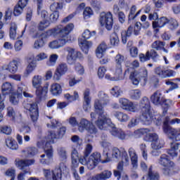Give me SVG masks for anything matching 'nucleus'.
<instances>
[{"mask_svg": "<svg viewBox=\"0 0 180 180\" xmlns=\"http://www.w3.org/2000/svg\"><path fill=\"white\" fill-rule=\"evenodd\" d=\"M73 29L74 24L72 23L68 24L66 27L60 25L53 29L46 31L45 33H43V38L47 39V37H50V36L56 37L57 34H59L60 39L50 42L49 47L52 49H60V47H63L70 41V37H68V34L71 33Z\"/></svg>", "mask_w": 180, "mask_h": 180, "instance_id": "1", "label": "nucleus"}, {"mask_svg": "<svg viewBox=\"0 0 180 180\" xmlns=\"http://www.w3.org/2000/svg\"><path fill=\"white\" fill-rule=\"evenodd\" d=\"M98 97L99 99H96L94 101V108L96 110H98V120L96 122V124L100 130H106L112 124L109 115L103 110V108L109 103V96L103 91H100Z\"/></svg>", "mask_w": 180, "mask_h": 180, "instance_id": "2", "label": "nucleus"}, {"mask_svg": "<svg viewBox=\"0 0 180 180\" xmlns=\"http://www.w3.org/2000/svg\"><path fill=\"white\" fill-rule=\"evenodd\" d=\"M111 158L114 161H119V160L122 158L121 162L118 163V169H120V171L123 169V167H127L130 165L129 155H127V152L123 148H121L120 149L113 148L112 150Z\"/></svg>", "mask_w": 180, "mask_h": 180, "instance_id": "3", "label": "nucleus"}, {"mask_svg": "<svg viewBox=\"0 0 180 180\" xmlns=\"http://www.w3.org/2000/svg\"><path fill=\"white\" fill-rule=\"evenodd\" d=\"M140 106L141 107V120L145 124H150L153 120V113H151V106L148 98L143 97L140 101Z\"/></svg>", "mask_w": 180, "mask_h": 180, "instance_id": "4", "label": "nucleus"}, {"mask_svg": "<svg viewBox=\"0 0 180 180\" xmlns=\"http://www.w3.org/2000/svg\"><path fill=\"white\" fill-rule=\"evenodd\" d=\"M96 34V32H91L89 30H85L82 33L83 39L79 40V46L81 48V50L85 53L88 54L89 49L92 47V41H89L91 37H94Z\"/></svg>", "mask_w": 180, "mask_h": 180, "instance_id": "5", "label": "nucleus"}, {"mask_svg": "<svg viewBox=\"0 0 180 180\" xmlns=\"http://www.w3.org/2000/svg\"><path fill=\"white\" fill-rule=\"evenodd\" d=\"M101 155L100 153L96 152L92 153L89 158L85 157V158H79V162L82 164V165H86L88 168V169H94L95 167L101 162Z\"/></svg>", "mask_w": 180, "mask_h": 180, "instance_id": "6", "label": "nucleus"}, {"mask_svg": "<svg viewBox=\"0 0 180 180\" xmlns=\"http://www.w3.org/2000/svg\"><path fill=\"white\" fill-rule=\"evenodd\" d=\"M34 164V160H21L17 162V165L22 172L18 175V180H25V176L30 174V165Z\"/></svg>", "mask_w": 180, "mask_h": 180, "instance_id": "7", "label": "nucleus"}, {"mask_svg": "<svg viewBox=\"0 0 180 180\" xmlns=\"http://www.w3.org/2000/svg\"><path fill=\"white\" fill-rule=\"evenodd\" d=\"M65 51L68 52L66 61L70 65L75 64L77 60H84V56L80 51L75 50L74 48L67 47Z\"/></svg>", "mask_w": 180, "mask_h": 180, "instance_id": "8", "label": "nucleus"}, {"mask_svg": "<svg viewBox=\"0 0 180 180\" xmlns=\"http://www.w3.org/2000/svg\"><path fill=\"white\" fill-rule=\"evenodd\" d=\"M99 22L103 27L107 30H112L113 27V15L111 12H103L100 14Z\"/></svg>", "mask_w": 180, "mask_h": 180, "instance_id": "9", "label": "nucleus"}, {"mask_svg": "<svg viewBox=\"0 0 180 180\" xmlns=\"http://www.w3.org/2000/svg\"><path fill=\"white\" fill-rule=\"evenodd\" d=\"M77 126L78 130L80 133H84L85 130L90 134H96L98 132L96 127L86 119H82Z\"/></svg>", "mask_w": 180, "mask_h": 180, "instance_id": "10", "label": "nucleus"}, {"mask_svg": "<svg viewBox=\"0 0 180 180\" xmlns=\"http://www.w3.org/2000/svg\"><path fill=\"white\" fill-rule=\"evenodd\" d=\"M27 86L25 84L21 83L18 84L17 91L11 93L10 96L11 103H12V105H18L19 101L22 99L23 91H27Z\"/></svg>", "mask_w": 180, "mask_h": 180, "instance_id": "11", "label": "nucleus"}, {"mask_svg": "<svg viewBox=\"0 0 180 180\" xmlns=\"http://www.w3.org/2000/svg\"><path fill=\"white\" fill-rule=\"evenodd\" d=\"M44 151L46 155H41V158L39 159L41 164H51V162H53V147L50 143H46Z\"/></svg>", "mask_w": 180, "mask_h": 180, "instance_id": "12", "label": "nucleus"}, {"mask_svg": "<svg viewBox=\"0 0 180 180\" xmlns=\"http://www.w3.org/2000/svg\"><path fill=\"white\" fill-rule=\"evenodd\" d=\"M148 75V72L146 69H143L142 72H139L137 71H134L131 72L129 75V79H131L133 85L137 86L140 84V78H143L144 82H147V77Z\"/></svg>", "mask_w": 180, "mask_h": 180, "instance_id": "13", "label": "nucleus"}, {"mask_svg": "<svg viewBox=\"0 0 180 180\" xmlns=\"http://www.w3.org/2000/svg\"><path fill=\"white\" fill-rule=\"evenodd\" d=\"M24 108L29 111L30 118L34 123H36L39 120V108L36 103H25Z\"/></svg>", "mask_w": 180, "mask_h": 180, "instance_id": "14", "label": "nucleus"}, {"mask_svg": "<svg viewBox=\"0 0 180 180\" xmlns=\"http://www.w3.org/2000/svg\"><path fill=\"white\" fill-rule=\"evenodd\" d=\"M119 103L120 105V108H122L123 110H127V112H132L134 113L137 112V105L127 98H120Z\"/></svg>", "mask_w": 180, "mask_h": 180, "instance_id": "15", "label": "nucleus"}, {"mask_svg": "<svg viewBox=\"0 0 180 180\" xmlns=\"http://www.w3.org/2000/svg\"><path fill=\"white\" fill-rule=\"evenodd\" d=\"M64 134H65V127L60 128L56 133L50 131L46 138V143H49L51 145L53 144L54 139H63Z\"/></svg>", "mask_w": 180, "mask_h": 180, "instance_id": "16", "label": "nucleus"}, {"mask_svg": "<svg viewBox=\"0 0 180 180\" xmlns=\"http://www.w3.org/2000/svg\"><path fill=\"white\" fill-rule=\"evenodd\" d=\"M68 71V65L67 63H62L59 64L54 72L53 79L55 81H60L63 75H65V73Z\"/></svg>", "mask_w": 180, "mask_h": 180, "instance_id": "17", "label": "nucleus"}, {"mask_svg": "<svg viewBox=\"0 0 180 180\" xmlns=\"http://www.w3.org/2000/svg\"><path fill=\"white\" fill-rule=\"evenodd\" d=\"M28 65L24 72L23 77L25 78H27L34 70H36V67H37V63L34 60V56H30L27 58Z\"/></svg>", "mask_w": 180, "mask_h": 180, "instance_id": "18", "label": "nucleus"}, {"mask_svg": "<svg viewBox=\"0 0 180 180\" xmlns=\"http://www.w3.org/2000/svg\"><path fill=\"white\" fill-rule=\"evenodd\" d=\"M67 172V166L65 163H60L59 168L55 169L52 171V179L53 180H61L63 177V174H66Z\"/></svg>", "mask_w": 180, "mask_h": 180, "instance_id": "19", "label": "nucleus"}, {"mask_svg": "<svg viewBox=\"0 0 180 180\" xmlns=\"http://www.w3.org/2000/svg\"><path fill=\"white\" fill-rule=\"evenodd\" d=\"M29 0H19L18 4L14 6L13 8V15L14 16H20L22 13H23V10L26 6H27V4Z\"/></svg>", "mask_w": 180, "mask_h": 180, "instance_id": "20", "label": "nucleus"}, {"mask_svg": "<svg viewBox=\"0 0 180 180\" xmlns=\"http://www.w3.org/2000/svg\"><path fill=\"white\" fill-rule=\"evenodd\" d=\"M166 131H167L166 134L170 140L180 141V128H169V129H166Z\"/></svg>", "mask_w": 180, "mask_h": 180, "instance_id": "21", "label": "nucleus"}, {"mask_svg": "<svg viewBox=\"0 0 180 180\" xmlns=\"http://www.w3.org/2000/svg\"><path fill=\"white\" fill-rule=\"evenodd\" d=\"M128 153L131 158V162L133 168H137V167H139V155H137V152H136V149L133 147L129 148Z\"/></svg>", "mask_w": 180, "mask_h": 180, "instance_id": "22", "label": "nucleus"}, {"mask_svg": "<svg viewBox=\"0 0 180 180\" xmlns=\"http://www.w3.org/2000/svg\"><path fill=\"white\" fill-rule=\"evenodd\" d=\"M150 101H152L153 105H156V106H160V105H162L164 97H162V94H161V92L155 91L150 96Z\"/></svg>", "mask_w": 180, "mask_h": 180, "instance_id": "23", "label": "nucleus"}, {"mask_svg": "<svg viewBox=\"0 0 180 180\" xmlns=\"http://www.w3.org/2000/svg\"><path fill=\"white\" fill-rule=\"evenodd\" d=\"M18 60H13L9 63L8 65H4L2 67L3 71H8L11 74H15L18 71Z\"/></svg>", "mask_w": 180, "mask_h": 180, "instance_id": "24", "label": "nucleus"}, {"mask_svg": "<svg viewBox=\"0 0 180 180\" xmlns=\"http://www.w3.org/2000/svg\"><path fill=\"white\" fill-rule=\"evenodd\" d=\"M112 176V172L109 170H105L101 174H96L94 176L89 177L87 180H104L109 179Z\"/></svg>", "mask_w": 180, "mask_h": 180, "instance_id": "25", "label": "nucleus"}, {"mask_svg": "<svg viewBox=\"0 0 180 180\" xmlns=\"http://www.w3.org/2000/svg\"><path fill=\"white\" fill-rule=\"evenodd\" d=\"M90 92L89 89H86L84 91V105L83 108L85 112H89V109H91V97L89 96Z\"/></svg>", "mask_w": 180, "mask_h": 180, "instance_id": "26", "label": "nucleus"}, {"mask_svg": "<svg viewBox=\"0 0 180 180\" xmlns=\"http://www.w3.org/2000/svg\"><path fill=\"white\" fill-rule=\"evenodd\" d=\"M112 115L115 119H117L121 123H126V122H128L129 119H130V117H129L127 114L120 111H114L112 112Z\"/></svg>", "mask_w": 180, "mask_h": 180, "instance_id": "27", "label": "nucleus"}, {"mask_svg": "<svg viewBox=\"0 0 180 180\" xmlns=\"http://www.w3.org/2000/svg\"><path fill=\"white\" fill-rule=\"evenodd\" d=\"M48 91L49 85L37 88V98L39 99V101H41V99H44V98H46V95H47Z\"/></svg>", "mask_w": 180, "mask_h": 180, "instance_id": "28", "label": "nucleus"}, {"mask_svg": "<svg viewBox=\"0 0 180 180\" xmlns=\"http://www.w3.org/2000/svg\"><path fill=\"white\" fill-rule=\"evenodd\" d=\"M112 13H114V15H116V16H118L119 20L121 23H124L126 15H124V13H123V11H120V8H119V6H117V4H115L113 6Z\"/></svg>", "mask_w": 180, "mask_h": 180, "instance_id": "29", "label": "nucleus"}, {"mask_svg": "<svg viewBox=\"0 0 180 180\" xmlns=\"http://www.w3.org/2000/svg\"><path fill=\"white\" fill-rule=\"evenodd\" d=\"M180 143H171L170 149L168 150L167 153L169 155L172 157V158H175V157H178V150L179 149Z\"/></svg>", "mask_w": 180, "mask_h": 180, "instance_id": "30", "label": "nucleus"}, {"mask_svg": "<svg viewBox=\"0 0 180 180\" xmlns=\"http://www.w3.org/2000/svg\"><path fill=\"white\" fill-rule=\"evenodd\" d=\"M159 164L162 167H174V162H172L168 158V155L163 154L159 159Z\"/></svg>", "mask_w": 180, "mask_h": 180, "instance_id": "31", "label": "nucleus"}, {"mask_svg": "<svg viewBox=\"0 0 180 180\" xmlns=\"http://www.w3.org/2000/svg\"><path fill=\"white\" fill-rule=\"evenodd\" d=\"M114 75L115 77L113 79H111L112 81H120L124 78V75H123V69H122V65H116Z\"/></svg>", "mask_w": 180, "mask_h": 180, "instance_id": "32", "label": "nucleus"}, {"mask_svg": "<svg viewBox=\"0 0 180 180\" xmlns=\"http://www.w3.org/2000/svg\"><path fill=\"white\" fill-rule=\"evenodd\" d=\"M2 96L9 95L13 92V86L9 82H5L1 85Z\"/></svg>", "mask_w": 180, "mask_h": 180, "instance_id": "33", "label": "nucleus"}, {"mask_svg": "<svg viewBox=\"0 0 180 180\" xmlns=\"http://www.w3.org/2000/svg\"><path fill=\"white\" fill-rule=\"evenodd\" d=\"M50 92L53 95V96H58V95H61L63 92L61 85L58 83H53L51 85Z\"/></svg>", "mask_w": 180, "mask_h": 180, "instance_id": "34", "label": "nucleus"}, {"mask_svg": "<svg viewBox=\"0 0 180 180\" xmlns=\"http://www.w3.org/2000/svg\"><path fill=\"white\" fill-rule=\"evenodd\" d=\"M106 49H108L106 43L102 42L100 44L96 50V57H98V58H102L105 54V51H106Z\"/></svg>", "mask_w": 180, "mask_h": 180, "instance_id": "35", "label": "nucleus"}, {"mask_svg": "<svg viewBox=\"0 0 180 180\" xmlns=\"http://www.w3.org/2000/svg\"><path fill=\"white\" fill-rule=\"evenodd\" d=\"M110 133L112 136L117 137L120 140H124L126 139V133L122 129L113 128Z\"/></svg>", "mask_w": 180, "mask_h": 180, "instance_id": "36", "label": "nucleus"}, {"mask_svg": "<svg viewBox=\"0 0 180 180\" xmlns=\"http://www.w3.org/2000/svg\"><path fill=\"white\" fill-rule=\"evenodd\" d=\"M131 34H133V26L131 25L128 27L127 31L121 33L122 41L123 44H126L127 43V39H129Z\"/></svg>", "mask_w": 180, "mask_h": 180, "instance_id": "37", "label": "nucleus"}, {"mask_svg": "<svg viewBox=\"0 0 180 180\" xmlns=\"http://www.w3.org/2000/svg\"><path fill=\"white\" fill-rule=\"evenodd\" d=\"M168 23V18L167 17H161L160 18L158 19L157 21H154L153 22V27L154 29L157 27H164L165 25Z\"/></svg>", "mask_w": 180, "mask_h": 180, "instance_id": "38", "label": "nucleus"}, {"mask_svg": "<svg viewBox=\"0 0 180 180\" xmlns=\"http://www.w3.org/2000/svg\"><path fill=\"white\" fill-rule=\"evenodd\" d=\"M33 88H40L43 82V77L40 75H34L32 79Z\"/></svg>", "mask_w": 180, "mask_h": 180, "instance_id": "39", "label": "nucleus"}, {"mask_svg": "<svg viewBox=\"0 0 180 180\" xmlns=\"http://www.w3.org/2000/svg\"><path fill=\"white\" fill-rule=\"evenodd\" d=\"M136 11H137V7L136 6H132L129 14V22H130V20H134V18H137V16L141 13V10H139L136 13Z\"/></svg>", "mask_w": 180, "mask_h": 180, "instance_id": "40", "label": "nucleus"}, {"mask_svg": "<svg viewBox=\"0 0 180 180\" xmlns=\"http://www.w3.org/2000/svg\"><path fill=\"white\" fill-rule=\"evenodd\" d=\"M6 144L8 148H11V150H18V148H19V145H18L16 141L12 138L6 139Z\"/></svg>", "mask_w": 180, "mask_h": 180, "instance_id": "41", "label": "nucleus"}, {"mask_svg": "<svg viewBox=\"0 0 180 180\" xmlns=\"http://www.w3.org/2000/svg\"><path fill=\"white\" fill-rule=\"evenodd\" d=\"M79 162V157L78 156V151L76 149H74L72 151V165L74 168L78 167Z\"/></svg>", "mask_w": 180, "mask_h": 180, "instance_id": "42", "label": "nucleus"}, {"mask_svg": "<svg viewBox=\"0 0 180 180\" xmlns=\"http://www.w3.org/2000/svg\"><path fill=\"white\" fill-rule=\"evenodd\" d=\"M110 43L112 47H117L120 43V39H119V36L117 34L112 33L110 37Z\"/></svg>", "mask_w": 180, "mask_h": 180, "instance_id": "43", "label": "nucleus"}, {"mask_svg": "<svg viewBox=\"0 0 180 180\" xmlns=\"http://www.w3.org/2000/svg\"><path fill=\"white\" fill-rule=\"evenodd\" d=\"M129 96L134 101H139L141 98V91L139 89H134L129 91Z\"/></svg>", "mask_w": 180, "mask_h": 180, "instance_id": "44", "label": "nucleus"}, {"mask_svg": "<svg viewBox=\"0 0 180 180\" xmlns=\"http://www.w3.org/2000/svg\"><path fill=\"white\" fill-rule=\"evenodd\" d=\"M165 142L162 139H158L151 143L153 150H160L164 147Z\"/></svg>", "mask_w": 180, "mask_h": 180, "instance_id": "45", "label": "nucleus"}, {"mask_svg": "<svg viewBox=\"0 0 180 180\" xmlns=\"http://www.w3.org/2000/svg\"><path fill=\"white\" fill-rule=\"evenodd\" d=\"M151 131H154V129L145 128L139 129L135 131L134 133L138 137H141V136H147V134H148V133H151Z\"/></svg>", "mask_w": 180, "mask_h": 180, "instance_id": "46", "label": "nucleus"}, {"mask_svg": "<svg viewBox=\"0 0 180 180\" xmlns=\"http://www.w3.org/2000/svg\"><path fill=\"white\" fill-rule=\"evenodd\" d=\"M101 139H102L103 141H101L100 144H101V147H103V148H104L103 155H105V151H106L108 150V148H109V147H110V143L106 141V139H108V135L103 134L101 136Z\"/></svg>", "mask_w": 180, "mask_h": 180, "instance_id": "47", "label": "nucleus"}, {"mask_svg": "<svg viewBox=\"0 0 180 180\" xmlns=\"http://www.w3.org/2000/svg\"><path fill=\"white\" fill-rule=\"evenodd\" d=\"M58 155L59 156L60 161H65V160H67V150L65 149V148H58Z\"/></svg>", "mask_w": 180, "mask_h": 180, "instance_id": "48", "label": "nucleus"}, {"mask_svg": "<svg viewBox=\"0 0 180 180\" xmlns=\"http://www.w3.org/2000/svg\"><path fill=\"white\" fill-rule=\"evenodd\" d=\"M165 68L162 66H158L155 68V74L160 78H165Z\"/></svg>", "mask_w": 180, "mask_h": 180, "instance_id": "49", "label": "nucleus"}, {"mask_svg": "<svg viewBox=\"0 0 180 180\" xmlns=\"http://www.w3.org/2000/svg\"><path fill=\"white\" fill-rule=\"evenodd\" d=\"M65 98L69 102H74L75 101H78V99H79V95H78L77 91H74L73 95H70V94H65Z\"/></svg>", "mask_w": 180, "mask_h": 180, "instance_id": "50", "label": "nucleus"}, {"mask_svg": "<svg viewBox=\"0 0 180 180\" xmlns=\"http://www.w3.org/2000/svg\"><path fill=\"white\" fill-rule=\"evenodd\" d=\"M18 29V26L15 22H11L10 26V37L15 40L16 39V30Z\"/></svg>", "mask_w": 180, "mask_h": 180, "instance_id": "51", "label": "nucleus"}, {"mask_svg": "<svg viewBox=\"0 0 180 180\" xmlns=\"http://www.w3.org/2000/svg\"><path fill=\"white\" fill-rule=\"evenodd\" d=\"M149 53V59L151 58L154 63H158L160 61V55L154 49L148 51Z\"/></svg>", "mask_w": 180, "mask_h": 180, "instance_id": "52", "label": "nucleus"}, {"mask_svg": "<svg viewBox=\"0 0 180 180\" xmlns=\"http://www.w3.org/2000/svg\"><path fill=\"white\" fill-rule=\"evenodd\" d=\"M57 60H58V55L52 54L49 57V61H47L46 64L49 67H54L56 65V63H57Z\"/></svg>", "mask_w": 180, "mask_h": 180, "instance_id": "53", "label": "nucleus"}, {"mask_svg": "<svg viewBox=\"0 0 180 180\" xmlns=\"http://www.w3.org/2000/svg\"><path fill=\"white\" fill-rule=\"evenodd\" d=\"M165 46V43L161 41H155L152 45V49H154L155 50H162Z\"/></svg>", "mask_w": 180, "mask_h": 180, "instance_id": "54", "label": "nucleus"}, {"mask_svg": "<svg viewBox=\"0 0 180 180\" xmlns=\"http://www.w3.org/2000/svg\"><path fill=\"white\" fill-rule=\"evenodd\" d=\"M178 26H179V25L178 24V21H176V20L173 18L168 20L167 27L169 29H170V30H175Z\"/></svg>", "mask_w": 180, "mask_h": 180, "instance_id": "55", "label": "nucleus"}, {"mask_svg": "<svg viewBox=\"0 0 180 180\" xmlns=\"http://www.w3.org/2000/svg\"><path fill=\"white\" fill-rule=\"evenodd\" d=\"M41 39H37L34 43V49H36L37 50H39V49H41L42 47H44L45 43L44 39L46 38L43 37V34H41Z\"/></svg>", "mask_w": 180, "mask_h": 180, "instance_id": "56", "label": "nucleus"}, {"mask_svg": "<svg viewBox=\"0 0 180 180\" xmlns=\"http://www.w3.org/2000/svg\"><path fill=\"white\" fill-rule=\"evenodd\" d=\"M50 21L47 20H44L39 22L37 27L39 30H46V29H47V27L50 26Z\"/></svg>", "mask_w": 180, "mask_h": 180, "instance_id": "57", "label": "nucleus"}, {"mask_svg": "<svg viewBox=\"0 0 180 180\" xmlns=\"http://www.w3.org/2000/svg\"><path fill=\"white\" fill-rule=\"evenodd\" d=\"M110 94L115 98H119L123 94V91H122L119 86H115L111 89Z\"/></svg>", "mask_w": 180, "mask_h": 180, "instance_id": "58", "label": "nucleus"}, {"mask_svg": "<svg viewBox=\"0 0 180 180\" xmlns=\"http://www.w3.org/2000/svg\"><path fill=\"white\" fill-rule=\"evenodd\" d=\"M139 148L141 151V155L143 160H147L148 154L147 153V146L145 143H141L139 146Z\"/></svg>", "mask_w": 180, "mask_h": 180, "instance_id": "59", "label": "nucleus"}, {"mask_svg": "<svg viewBox=\"0 0 180 180\" xmlns=\"http://www.w3.org/2000/svg\"><path fill=\"white\" fill-rule=\"evenodd\" d=\"M148 178L149 180H160V174L155 172H153L151 167H150L148 171Z\"/></svg>", "mask_w": 180, "mask_h": 180, "instance_id": "60", "label": "nucleus"}, {"mask_svg": "<svg viewBox=\"0 0 180 180\" xmlns=\"http://www.w3.org/2000/svg\"><path fill=\"white\" fill-rule=\"evenodd\" d=\"M27 157L32 158L34 157V155H36V154L39 153V150L37 149L36 147H30L27 148Z\"/></svg>", "mask_w": 180, "mask_h": 180, "instance_id": "61", "label": "nucleus"}, {"mask_svg": "<svg viewBox=\"0 0 180 180\" xmlns=\"http://www.w3.org/2000/svg\"><path fill=\"white\" fill-rule=\"evenodd\" d=\"M94 15V12L92 11V8L89 7H86L84 8V11L83 12V15L84 19H89L91 16Z\"/></svg>", "mask_w": 180, "mask_h": 180, "instance_id": "62", "label": "nucleus"}, {"mask_svg": "<svg viewBox=\"0 0 180 180\" xmlns=\"http://www.w3.org/2000/svg\"><path fill=\"white\" fill-rule=\"evenodd\" d=\"M71 141L76 144V146H82V139L79 138L77 135L72 136Z\"/></svg>", "mask_w": 180, "mask_h": 180, "instance_id": "63", "label": "nucleus"}, {"mask_svg": "<svg viewBox=\"0 0 180 180\" xmlns=\"http://www.w3.org/2000/svg\"><path fill=\"white\" fill-rule=\"evenodd\" d=\"M92 145L91 144H87L86 146L84 152V155L82 156V158H85V157H88V155H89V154H91V153H92Z\"/></svg>", "mask_w": 180, "mask_h": 180, "instance_id": "64", "label": "nucleus"}]
</instances>
